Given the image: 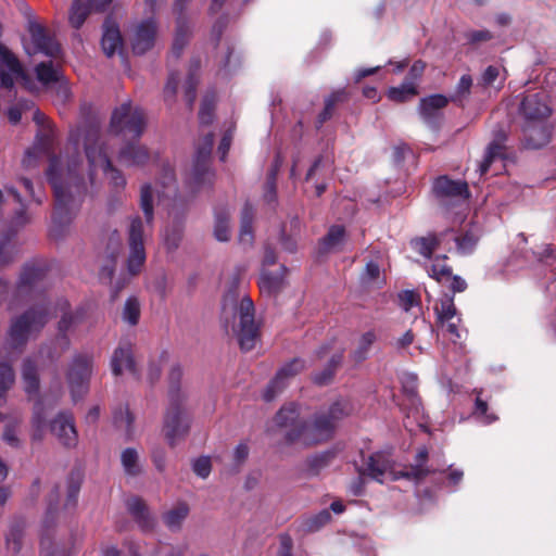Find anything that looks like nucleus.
I'll return each mask as SVG.
<instances>
[{"instance_id":"obj_1","label":"nucleus","mask_w":556,"mask_h":556,"mask_svg":"<svg viewBox=\"0 0 556 556\" xmlns=\"http://www.w3.org/2000/svg\"><path fill=\"white\" fill-rule=\"evenodd\" d=\"M241 273L237 269L223 296L220 323L227 333L236 337L242 352H250L261 340V325L255 320V307L249 295L240 299Z\"/></svg>"},{"instance_id":"obj_2","label":"nucleus","mask_w":556,"mask_h":556,"mask_svg":"<svg viewBox=\"0 0 556 556\" xmlns=\"http://www.w3.org/2000/svg\"><path fill=\"white\" fill-rule=\"evenodd\" d=\"M79 167L80 164L74 161L73 165L68 166L66 176L63 177L60 173V157L52 154L49 159L46 175L53 189L54 210L52 222L54 227L63 228L67 226L74 217L75 210L86 195L87 187Z\"/></svg>"},{"instance_id":"obj_3","label":"nucleus","mask_w":556,"mask_h":556,"mask_svg":"<svg viewBox=\"0 0 556 556\" xmlns=\"http://www.w3.org/2000/svg\"><path fill=\"white\" fill-rule=\"evenodd\" d=\"M83 139L86 157L93 168L101 165L104 174L110 180V185L116 192L123 190L126 186V179L123 173L117 169L108 156L103 146L100 143V123L97 118H88L77 126L70 134V140L78 148Z\"/></svg>"},{"instance_id":"obj_4","label":"nucleus","mask_w":556,"mask_h":556,"mask_svg":"<svg viewBox=\"0 0 556 556\" xmlns=\"http://www.w3.org/2000/svg\"><path fill=\"white\" fill-rule=\"evenodd\" d=\"M182 369L180 365L172 366L168 374V400L165 412L163 431L168 444L174 447L179 441L186 439L190 430L191 419L184 408L185 395L180 391Z\"/></svg>"},{"instance_id":"obj_5","label":"nucleus","mask_w":556,"mask_h":556,"mask_svg":"<svg viewBox=\"0 0 556 556\" xmlns=\"http://www.w3.org/2000/svg\"><path fill=\"white\" fill-rule=\"evenodd\" d=\"M50 318V306L42 302L34 305L14 318L9 329V343L12 350H23L33 332H39Z\"/></svg>"},{"instance_id":"obj_6","label":"nucleus","mask_w":556,"mask_h":556,"mask_svg":"<svg viewBox=\"0 0 556 556\" xmlns=\"http://www.w3.org/2000/svg\"><path fill=\"white\" fill-rule=\"evenodd\" d=\"M336 426L323 413L313 416L312 421L305 420L300 428L290 432L287 437V445L300 444L303 447H311L331 440L334 435Z\"/></svg>"},{"instance_id":"obj_7","label":"nucleus","mask_w":556,"mask_h":556,"mask_svg":"<svg viewBox=\"0 0 556 556\" xmlns=\"http://www.w3.org/2000/svg\"><path fill=\"white\" fill-rule=\"evenodd\" d=\"M146 114L143 110L132 108L131 102H125L116 108L111 116V131L117 136H129L139 140L146 128Z\"/></svg>"},{"instance_id":"obj_8","label":"nucleus","mask_w":556,"mask_h":556,"mask_svg":"<svg viewBox=\"0 0 556 556\" xmlns=\"http://www.w3.org/2000/svg\"><path fill=\"white\" fill-rule=\"evenodd\" d=\"M214 144V134L208 132L203 136L197 148L195 157L189 180L193 192L200 191L205 186L211 187L214 181V172L210 167V157Z\"/></svg>"},{"instance_id":"obj_9","label":"nucleus","mask_w":556,"mask_h":556,"mask_svg":"<svg viewBox=\"0 0 556 556\" xmlns=\"http://www.w3.org/2000/svg\"><path fill=\"white\" fill-rule=\"evenodd\" d=\"M91 374L92 356L88 354H76L66 374L74 402L81 400L87 394Z\"/></svg>"},{"instance_id":"obj_10","label":"nucleus","mask_w":556,"mask_h":556,"mask_svg":"<svg viewBox=\"0 0 556 556\" xmlns=\"http://www.w3.org/2000/svg\"><path fill=\"white\" fill-rule=\"evenodd\" d=\"M27 29L31 40V48H26V52L29 55L41 53L53 59L60 56L62 52L61 45L47 27L35 21H30Z\"/></svg>"},{"instance_id":"obj_11","label":"nucleus","mask_w":556,"mask_h":556,"mask_svg":"<svg viewBox=\"0 0 556 556\" xmlns=\"http://www.w3.org/2000/svg\"><path fill=\"white\" fill-rule=\"evenodd\" d=\"M129 256L127 269L131 276L138 275L146 263V250L143 244V223L139 216H135L128 230Z\"/></svg>"},{"instance_id":"obj_12","label":"nucleus","mask_w":556,"mask_h":556,"mask_svg":"<svg viewBox=\"0 0 556 556\" xmlns=\"http://www.w3.org/2000/svg\"><path fill=\"white\" fill-rule=\"evenodd\" d=\"M435 323L440 327H445L446 332L455 341L460 338L458 328L462 323L460 314L454 303V293H444L434 306Z\"/></svg>"},{"instance_id":"obj_13","label":"nucleus","mask_w":556,"mask_h":556,"mask_svg":"<svg viewBox=\"0 0 556 556\" xmlns=\"http://www.w3.org/2000/svg\"><path fill=\"white\" fill-rule=\"evenodd\" d=\"M450 99L444 94L435 93L421 98L418 112L422 122L431 129L438 130L443 121V109L447 106Z\"/></svg>"},{"instance_id":"obj_14","label":"nucleus","mask_w":556,"mask_h":556,"mask_svg":"<svg viewBox=\"0 0 556 556\" xmlns=\"http://www.w3.org/2000/svg\"><path fill=\"white\" fill-rule=\"evenodd\" d=\"M447 255H438L428 269V274L437 282L447 286L453 293L464 292L467 289V282L458 275H453V268L446 264Z\"/></svg>"},{"instance_id":"obj_15","label":"nucleus","mask_w":556,"mask_h":556,"mask_svg":"<svg viewBox=\"0 0 556 556\" xmlns=\"http://www.w3.org/2000/svg\"><path fill=\"white\" fill-rule=\"evenodd\" d=\"M432 192L441 203L455 199L467 200L470 198V190L467 181L454 180L447 175L439 176L434 179Z\"/></svg>"},{"instance_id":"obj_16","label":"nucleus","mask_w":556,"mask_h":556,"mask_svg":"<svg viewBox=\"0 0 556 556\" xmlns=\"http://www.w3.org/2000/svg\"><path fill=\"white\" fill-rule=\"evenodd\" d=\"M49 429L64 447L72 448L77 445L78 433L71 412H60L50 422Z\"/></svg>"},{"instance_id":"obj_17","label":"nucleus","mask_w":556,"mask_h":556,"mask_svg":"<svg viewBox=\"0 0 556 556\" xmlns=\"http://www.w3.org/2000/svg\"><path fill=\"white\" fill-rule=\"evenodd\" d=\"M305 368V361L299 357L293 358L282 366L276 376L268 382L263 397L266 402L273 401L288 384V379L296 376Z\"/></svg>"},{"instance_id":"obj_18","label":"nucleus","mask_w":556,"mask_h":556,"mask_svg":"<svg viewBox=\"0 0 556 556\" xmlns=\"http://www.w3.org/2000/svg\"><path fill=\"white\" fill-rule=\"evenodd\" d=\"M188 3L189 0H175L174 2V12L177 17L172 53L177 59L181 55L191 37V27L186 15Z\"/></svg>"},{"instance_id":"obj_19","label":"nucleus","mask_w":556,"mask_h":556,"mask_svg":"<svg viewBox=\"0 0 556 556\" xmlns=\"http://www.w3.org/2000/svg\"><path fill=\"white\" fill-rule=\"evenodd\" d=\"M544 93L526 94L520 103L525 122H545L552 113Z\"/></svg>"},{"instance_id":"obj_20","label":"nucleus","mask_w":556,"mask_h":556,"mask_svg":"<svg viewBox=\"0 0 556 556\" xmlns=\"http://www.w3.org/2000/svg\"><path fill=\"white\" fill-rule=\"evenodd\" d=\"M157 33V24L153 18H147L139 23L131 40L132 52L142 55L154 47Z\"/></svg>"},{"instance_id":"obj_21","label":"nucleus","mask_w":556,"mask_h":556,"mask_svg":"<svg viewBox=\"0 0 556 556\" xmlns=\"http://www.w3.org/2000/svg\"><path fill=\"white\" fill-rule=\"evenodd\" d=\"M124 367L136 380L140 379V372L134 358L132 348L128 342L119 343L111 358V368L114 376H121Z\"/></svg>"},{"instance_id":"obj_22","label":"nucleus","mask_w":556,"mask_h":556,"mask_svg":"<svg viewBox=\"0 0 556 556\" xmlns=\"http://www.w3.org/2000/svg\"><path fill=\"white\" fill-rule=\"evenodd\" d=\"M552 130L546 122H525L522 141L527 149H540L551 140Z\"/></svg>"},{"instance_id":"obj_23","label":"nucleus","mask_w":556,"mask_h":556,"mask_svg":"<svg viewBox=\"0 0 556 556\" xmlns=\"http://www.w3.org/2000/svg\"><path fill=\"white\" fill-rule=\"evenodd\" d=\"M391 468L389 454L379 451L370 454L364 466L358 467L357 471L361 476H366L372 480L382 483L386 472Z\"/></svg>"},{"instance_id":"obj_24","label":"nucleus","mask_w":556,"mask_h":556,"mask_svg":"<svg viewBox=\"0 0 556 556\" xmlns=\"http://www.w3.org/2000/svg\"><path fill=\"white\" fill-rule=\"evenodd\" d=\"M47 267L43 264L31 262L24 265L16 286L18 296L28 293L34 287L45 279Z\"/></svg>"},{"instance_id":"obj_25","label":"nucleus","mask_w":556,"mask_h":556,"mask_svg":"<svg viewBox=\"0 0 556 556\" xmlns=\"http://www.w3.org/2000/svg\"><path fill=\"white\" fill-rule=\"evenodd\" d=\"M275 422L279 428L287 429L285 433V442L287 437L293 430L300 428V425L305 424L306 419L300 417V407L296 403H289L283 405L275 415Z\"/></svg>"},{"instance_id":"obj_26","label":"nucleus","mask_w":556,"mask_h":556,"mask_svg":"<svg viewBox=\"0 0 556 556\" xmlns=\"http://www.w3.org/2000/svg\"><path fill=\"white\" fill-rule=\"evenodd\" d=\"M117 159L125 166H142L150 160V152L143 144L127 142L119 150Z\"/></svg>"},{"instance_id":"obj_27","label":"nucleus","mask_w":556,"mask_h":556,"mask_svg":"<svg viewBox=\"0 0 556 556\" xmlns=\"http://www.w3.org/2000/svg\"><path fill=\"white\" fill-rule=\"evenodd\" d=\"M287 273L288 268L285 265H280L277 271L263 269L258 278L261 292L268 295L278 294L285 286V277Z\"/></svg>"},{"instance_id":"obj_28","label":"nucleus","mask_w":556,"mask_h":556,"mask_svg":"<svg viewBox=\"0 0 556 556\" xmlns=\"http://www.w3.org/2000/svg\"><path fill=\"white\" fill-rule=\"evenodd\" d=\"M101 46L108 56L114 55L123 47V38L118 25L111 17H106L104 21Z\"/></svg>"},{"instance_id":"obj_29","label":"nucleus","mask_w":556,"mask_h":556,"mask_svg":"<svg viewBox=\"0 0 556 556\" xmlns=\"http://www.w3.org/2000/svg\"><path fill=\"white\" fill-rule=\"evenodd\" d=\"M344 358V350L331 355L328 363L320 371L312 374L311 380L317 387H326L332 383L338 369L341 367Z\"/></svg>"},{"instance_id":"obj_30","label":"nucleus","mask_w":556,"mask_h":556,"mask_svg":"<svg viewBox=\"0 0 556 556\" xmlns=\"http://www.w3.org/2000/svg\"><path fill=\"white\" fill-rule=\"evenodd\" d=\"M505 141H506V135L503 131H500L495 135V138L492 142L489 143L484 159L479 165V172L480 175H484L489 172L492 163L496 159H505Z\"/></svg>"},{"instance_id":"obj_31","label":"nucleus","mask_w":556,"mask_h":556,"mask_svg":"<svg viewBox=\"0 0 556 556\" xmlns=\"http://www.w3.org/2000/svg\"><path fill=\"white\" fill-rule=\"evenodd\" d=\"M127 508L135 521L142 531H151L154 527V519L149 513L144 501L138 496L128 500Z\"/></svg>"},{"instance_id":"obj_32","label":"nucleus","mask_w":556,"mask_h":556,"mask_svg":"<svg viewBox=\"0 0 556 556\" xmlns=\"http://www.w3.org/2000/svg\"><path fill=\"white\" fill-rule=\"evenodd\" d=\"M349 100V92L345 89H338L330 93L325 99V106L323 111L318 114L315 126L316 129H320L323 125L332 118L336 109L339 104L344 103Z\"/></svg>"},{"instance_id":"obj_33","label":"nucleus","mask_w":556,"mask_h":556,"mask_svg":"<svg viewBox=\"0 0 556 556\" xmlns=\"http://www.w3.org/2000/svg\"><path fill=\"white\" fill-rule=\"evenodd\" d=\"M46 399H39L35 405H34V412H33V418H31V426H33V440L34 441H40L42 440L45 435V430L47 428V421H46ZM56 402H52L48 404V408L52 409L55 406Z\"/></svg>"},{"instance_id":"obj_34","label":"nucleus","mask_w":556,"mask_h":556,"mask_svg":"<svg viewBox=\"0 0 556 556\" xmlns=\"http://www.w3.org/2000/svg\"><path fill=\"white\" fill-rule=\"evenodd\" d=\"M254 207L250 202H245L240 217L239 242L244 245H251L254 241L253 220Z\"/></svg>"},{"instance_id":"obj_35","label":"nucleus","mask_w":556,"mask_h":556,"mask_svg":"<svg viewBox=\"0 0 556 556\" xmlns=\"http://www.w3.org/2000/svg\"><path fill=\"white\" fill-rule=\"evenodd\" d=\"M119 253V243L111 242L108 247V254L99 270V279L104 282H112L113 275L116 268L117 256Z\"/></svg>"},{"instance_id":"obj_36","label":"nucleus","mask_w":556,"mask_h":556,"mask_svg":"<svg viewBox=\"0 0 556 556\" xmlns=\"http://www.w3.org/2000/svg\"><path fill=\"white\" fill-rule=\"evenodd\" d=\"M22 378L25 384V392L29 395L37 394L40 386L37 365L36 362L29 357L25 358L23 362Z\"/></svg>"},{"instance_id":"obj_37","label":"nucleus","mask_w":556,"mask_h":556,"mask_svg":"<svg viewBox=\"0 0 556 556\" xmlns=\"http://www.w3.org/2000/svg\"><path fill=\"white\" fill-rule=\"evenodd\" d=\"M0 66L15 75L16 78L26 79L24 71L17 56L3 43H0Z\"/></svg>"},{"instance_id":"obj_38","label":"nucleus","mask_w":556,"mask_h":556,"mask_svg":"<svg viewBox=\"0 0 556 556\" xmlns=\"http://www.w3.org/2000/svg\"><path fill=\"white\" fill-rule=\"evenodd\" d=\"M334 450H326L308 456L305 460L307 471L312 476H317L323 469L327 468L336 458Z\"/></svg>"},{"instance_id":"obj_39","label":"nucleus","mask_w":556,"mask_h":556,"mask_svg":"<svg viewBox=\"0 0 556 556\" xmlns=\"http://www.w3.org/2000/svg\"><path fill=\"white\" fill-rule=\"evenodd\" d=\"M419 94L418 86L407 84L404 80L400 86L390 87L387 90V98L394 103H406Z\"/></svg>"},{"instance_id":"obj_40","label":"nucleus","mask_w":556,"mask_h":556,"mask_svg":"<svg viewBox=\"0 0 556 556\" xmlns=\"http://www.w3.org/2000/svg\"><path fill=\"white\" fill-rule=\"evenodd\" d=\"M290 233H287V227L283 225L281 227V236L280 243L285 251L289 253H294L298 249V237L301 230V222L298 217H292L290 219Z\"/></svg>"},{"instance_id":"obj_41","label":"nucleus","mask_w":556,"mask_h":556,"mask_svg":"<svg viewBox=\"0 0 556 556\" xmlns=\"http://www.w3.org/2000/svg\"><path fill=\"white\" fill-rule=\"evenodd\" d=\"M438 241H440V238H435L434 233L431 232L425 237H416L412 239L410 247L421 256L431 258L433 252L438 249Z\"/></svg>"},{"instance_id":"obj_42","label":"nucleus","mask_w":556,"mask_h":556,"mask_svg":"<svg viewBox=\"0 0 556 556\" xmlns=\"http://www.w3.org/2000/svg\"><path fill=\"white\" fill-rule=\"evenodd\" d=\"M83 318V314L76 312V314L64 313L58 324L59 336L56 338L58 342L62 345L63 350H67L70 346V339L66 332L72 328V326Z\"/></svg>"},{"instance_id":"obj_43","label":"nucleus","mask_w":556,"mask_h":556,"mask_svg":"<svg viewBox=\"0 0 556 556\" xmlns=\"http://www.w3.org/2000/svg\"><path fill=\"white\" fill-rule=\"evenodd\" d=\"M83 475L79 470L70 472L66 480L67 495L65 508H75L77 504L78 494L81 488Z\"/></svg>"},{"instance_id":"obj_44","label":"nucleus","mask_w":556,"mask_h":556,"mask_svg":"<svg viewBox=\"0 0 556 556\" xmlns=\"http://www.w3.org/2000/svg\"><path fill=\"white\" fill-rule=\"evenodd\" d=\"M376 340L377 336L374 330L364 332L358 340L357 348L351 353L352 361L356 364L364 362Z\"/></svg>"},{"instance_id":"obj_45","label":"nucleus","mask_w":556,"mask_h":556,"mask_svg":"<svg viewBox=\"0 0 556 556\" xmlns=\"http://www.w3.org/2000/svg\"><path fill=\"white\" fill-rule=\"evenodd\" d=\"M229 212L227 208L215 211L214 236L218 241L226 242L230 239Z\"/></svg>"},{"instance_id":"obj_46","label":"nucleus","mask_w":556,"mask_h":556,"mask_svg":"<svg viewBox=\"0 0 556 556\" xmlns=\"http://www.w3.org/2000/svg\"><path fill=\"white\" fill-rule=\"evenodd\" d=\"M188 514V505L186 503H179L164 515V523L173 531L179 530Z\"/></svg>"},{"instance_id":"obj_47","label":"nucleus","mask_w":556,"mask_h":556,"mask_svg":"<svg viewBox=\"0 0 556 556\" xmlns=\"http://www.w3.org/2000/svg\"><path fill=\"white\" fill-rule=\"evenodd\" d=\"M345 228L342 225H332L326 236L320 240V249L328 252L343 242Z\"/></svg>"},{"instance_id":"obj_48","label":"nucleus","mask_w":556,"mask_h":556,"mask_svg":"<svg viewBox=\"0 0 556 556\" xmlns=\"http://www.w3.org/2000/svg\"><path fill=\"white\" fill-rule=\"evenodd\" d=\"M15 381L13 367L4 362L0 363V406L5 403L7 392L12 388Z\"/></svg>"},{"instance_id":"obj_49","label":"nucleus","mask_w":556,"mask_h":556,"mask_svg":"<svg viewBox=\"0 0 556 556\" xmlns=\"http://www.w3.org/2000/svg\"><path fill=\"white\" fill-rule=\"evenodd\" d=\"M24 521L21 519L14 520L9 529V532L5 536V542L8 548L12 549L14 553H18L22 548V539L24 534Z\"/></svg>"},{"instance_id":"obj_50","label":"nucleus","mask_w":556,"mask_h":556,"mask_svg":"<svg viewBox=\"0 0 556 556\" xmlns=\"http://www.w3.org/2000/svg\"><path fill=\"white\" fill-rule=\"evenodd\" d=\"M92 8L85 4L81 0H74L70 10V24L75 29H79L90 14Z\"/></svg>"},{"instance_id":"obj_51","label":"nucleus","mask_w":556,"mask_h":556,"mask_svg":"<svg viewBox=\"0 0 556 556\" xmlns=\"http://www.w3.org/2000/svg\"><path fill=\"white\" fill-rule=\"evenodd\" d=\"M36 77L39 83L47 86L59 81V71L53 66L52 61L40 62L35 67Z\"/></svg>"},{"instance_id":"obj_52","label":"nucleus","mask_w":556,"mask_h":556,"mask_svg":"<svg viewBox=\"0 0 556 556\" xmlns=\"http://www.w3.org/2000/svg\"><path fill=\"white\" fill-rule=\"evenodd\" d=\"M140 207L144 214L147 224L148 225L152 224L153 218H154L153 192H152V187L149 184H146L141 187Z\"/></svg>"},{"instance_id":"obj_53","label":"nucleus","mask_w":556,"mask_h":556,"mask_svg":"<svg viewBox=\"0 0 556 556\" xmlns=\"http://www.w3.org/2000/svg\"><path fill=\"white\" fill-rule=\"evenodd\" d=\"M138 459H139L138 453L135 448L127 447L123 451L122 456H121V462H122L125 472L128 476L136 477L140 473L141 469L138 464Z\"/></svg>"},{"instance_id":"obj_54","label":"nucleus","mask_w":556,"mask_h":556,"mask_svg":"<svg viewBox=\"0 0 556 556\" xmlns=\"http://www.w3.org/2000/svg\"><path fill=\"white\" fill-rule=\"evenodd\" d=\"M472 87V78L470 75L465 74L460 77L455 93L450 98V101L456 103L458 106H464V102L467 100L470 94V90Z\"/></svg>"},{"instance_id":"obj_55","label":"nucleus","mask_w":556,"mask_h":556,"mask_svg":"<svg viewBox=\"0 0 556 556\" xmlns=\"http://www.w3.org/2000/svg\"><path fill=\"white\" fill-rule=\"evenodd\" d=\"M477 397L475 401L473 415L479 418L482 422L490 425L497 420V416L493 413H488V402L481 399L482 391H477Z\"/></svg>"},{"instance_id":"obj_56","label":"nucleus","mask_w":556,"mask_h":556,"mask_svg":"<svg viewBox=\"0 0 556 556\" xmlns=\"http://www.w3.org/2000/svg\"><path fill=\"white\" fill-rule=\"evenodd\" d=\"M350 412L349 403L343 400H338L329 406L327 412H323V414L337 427L338 421L349 416Z\"/></svg>"},{"instance_id":"obj_57","label":"nucleus","mask_w":556,"mask_h":556,"mask_svg":"<svg viewBox=\"0 0 556 556\" xmlns=\"http://www.w3.org/2000/svg\"><path fill=\"white\" fill-rule=\"evenodd\" d=\"M140 318V304L137 298L130 296L126 300L123 308V319L131 326H136Z\"/></svg>"},{"instance_id":"obj_58","label":"nucleus","mask_w":556,"mask_h":556,"mask_svg":"<svg viewBox=\"0 0 556 556\" xmlns=\"http://www.w3.org/2000/svg\"><path fill=\"white\" fill-rule=\"evenodd\" d=\"M199 78L195 72H190L186 78L184 86V98L189 109H192L197 99V87Z\"/></svg>"},{"instance_id":"obj_59","label":"nucleus","mask_w":556,"mask_h":556,"mask_svg":"<svg viewBox=\"0 0 556 556\" xmlns=\"http://www.w3.org/2000/svg\"><path fill=\"white\" fill-rule=\"evenodd\" d=\"M478 242V238L473 233L467 231L462 236L456 235L455 244L457 252L462 255H469L473 252Z\"/></svg>"},{"instance_id":"obj_60","label":"nucleus","mask_w":556,"mask_h":556,"mask_svg":"<svg viewBox=\"0 0 556 556\" xmlns=\"http://www.w3.org/2000/svg\"><path fill=\"white\" fill-rule=\"evenodd\" d=\"M434 470L430 469L427 466H420V465H410L408 468L400 472V476L402 478H405L407 480H412L415 482L422 481L426 477L433 473Z\"/></svg>"},{"instance_id":"obj_61","label":"nucleus","mask_w":556,"mask_h":556,"mask_svg":"<svg viewBox=\"0 0 556 556\" xmlns=\"http://www.w3.org/2000/svg\"><path fill=\"white\" fill-rule=\"evenodd\" d=\"M182 238V226L180 223H175L172 227H167L164 232V242L168 250L178 248Z\"/></svg>"},{"instance_id":"obj_62","label":"nucleus","mask_w":556,"mask_h":556,"mask_svg":"<svg viewBox=\"0 0 556 556\" xmlns=\"http://www.w3.org/2000/svg\"><path fill=\"white\" fill-rule=\"evenodd\" d=\"M168 359V353L166 351H163L157 359H151L149 362V368H148V380L151 384L159 381L161 374H162V364L167 362Z\"/></svg>"},{"instance_id":"obj_63","label":"nucleus","mask_w":556,"mask_h":556,"mask_svg":"<svg viewBox=\"0 0 556 556\" xmlns=\"http://www.w3.org/2000/svg\"><path fill=\"white\" fill-rule=\"evenodd\" d=\"M400 407L407 417L418 416L422 410V403L419 394L414 397L412 395L404 396Z\"/></svg>"},{"instance_id":"obj_64","label":"nucleus","mask_w":556,"mask_h":556,"mask_svg":"<svg viewBox=\"0 0 556 556\" xmlns=\"http://www.w3.org/2000/svg\"><path fill=\"white\" fill-rule=\"evenodd\" d=\"M135 417L128 407L121 408L114 414V422L117 427H124L128 435L132 433V424Z\"/></svg>"}]
</instances>
